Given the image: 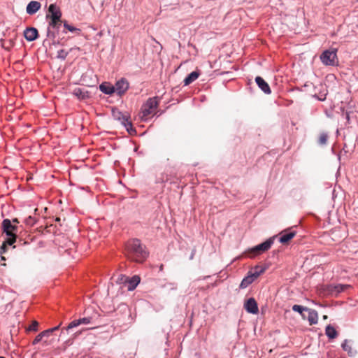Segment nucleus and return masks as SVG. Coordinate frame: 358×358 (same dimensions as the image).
Here are the masks:
<instances>
[{
    "instance_id": "1",
    "label": "nucleus",
    "mask_w": 358,
    "mask_h": 358,
    "mask_svg": "<svg viewBox=\"0 0 358 358\" xmlns=\"http://www.w3.org/2000/svg\"><path fill=\"white\" fill-rule=\"evenodd\" d=\"M126 252L128 257L136 262H143L148 257V252L139 239L129 240L126 244Z\"/></svg>"
},
{
    "instance_id": "2",
    "label": "nucleus",
    "mask_w": 358,
    "mask_h": 358,
    "mask_svg": "<svg viewBox=\"0 0 358 358\" xmlns=\"http://www.w3.org/2000/svg\"><path fill=\"white\" fill-rule=\"evenodd\" d=\"M2 229L8 236L5 243L12 245L16 241L19 227L17 224H13L9 219H4L2 222Z\"/></svg>"
},
{
    "instance_id": "3",
    "label": "nucleus",
    "mask_w": 358,
    "mask_h": 358,
    "mask_svg": "<svg viewBox=\"0 0 358 358\" xmlns=\"http://www.w3.org/2000/svg\"><path fill=\"white\" fill-rule=\"evenodd\" d=\"M265 268H263L259 266H256L251 270H250L247 275L242 280L239 287L240 289H245L248 287L250 285H251L256 279L258 278V277L264 273Z\"/></svg>"
},
{
    "instance_id": "4",
    "label": "nucleus",
    "mask_w": 358,
    "mask_h": 358,
    "mask_svg": "<svg viewBox=\"0 0 358 358\" xmlns=\"http://www.w3.org/2000/svg\"><path fill=\"white\" fill-rule=\"evenodd\" d=\"M112 115L115 120L119 121L124 127L129 134L136 132V130L132 127L131 122L129 120V115L127 113H123L118 109H113Z\"/></svg>"
},
{
    "instance_id": "5",
    "label": "nucleus",
    "mask_w": 358,
    "mask_h": 358,
    "mask_svg": "<svg viewBox=\"0 0 358 358\" xmlns=\"http://www.w3.org/2000/svg\"><path fill=\"white\" fill-rule=\"evenodd\" d=\"M159 105L158 99L157 96L149 98L146 103L141 107V118L146 120L148 117L153 113Z\"/></svg>"
},
{
    "instance_id": "6",
    "label": "nucleus",
    "mask_w": 358,
    "mask_h": 358,
    "mask_svg": "<svg viewBox=\"0 0 358 358\" xmlns=\"http://www.w3.org/2000/svg\"><path fill=\"white\" fill-rule=\"evenodd\" d=\"M337 58L336 50H325L320 56L322 62L327 66H334Z\"/></svg>"
},
{
    "instance_id": "7",
    "label": "nucleus",
    "mask_w": 358,
    "mask_h": 358,
    "mask_svg": "<svg viewBox=\"0 0 358 358\" xmlns=\"http://www.w3.org/2000/svg\"><path fill=\"white\" fill-rule=\"evenodd\" d=\"M349 285L336 284V285H328L326 287V291L327 294L336 296L340 293L344 292L345 289L349 288Z\"/></svg>"
},
{
    "instance_id": "8",
    "label": "nucleus",
    "mask_w": 358,
    "mask_h": 358,
    "mask_svg": "<svg viewBox=\"0 0 358 358\" xmlns=\"http://www.w3.org/2000/svg\"><path fill=\"white\" fill-rule=\"evenodd\" d=\"M275 236L269 238L266 241L256 245L251 250L255 253H262L265 251H267L273 245Z\"/></svg>"
},
{
    "instance_id": "9",
    "label": "nucleus",
    "mask_w": 358,
    "mask_h": 358,
    "mask_svg": "<svg viewBox=\"0 0 358 358\" xmlns=\"http://www.w3.org/2000/svg\"><path fill=\"white\" fill-rule=\"evenodd\" d=\"M129 85L128 81L125 78H121L117 80L114 85V89H115V92L117 93V94L122 96L129 89Z\"/></svg>"
},
{
    "instance_id": "10",
    "label": "nucleus",
    "mask_w": 358,
    "mask_h": 358,
    "mask_svg": "<svg viewBox=\"0 0 358 358\" xmlns=\"http://www.w3.org/2000/svg\"><path fill=\"white\" fill-rule=\"evenodd\" d=\"M48 13L46 17L48 19L61 20L62 12L59 6L55 3H52L49 6Z\"/></svg>"
},
{
    "instance_id": "11",
    "label": "nucleus",
    "mask_w": 358,
    "mask_h": 358,
    "mask_svg": "<svg viewBox=\"0 0 358 358\" xmlns=\"http://www.w3.org/2000/svg\"><path fill=\"white\" fill-rule=\"evenodd\" d=\"M62 20H54L50 19L48 22V27L47 29V36L48 38H55V34L54 31H51V29H54L56 30H59V27L61 26Z\"/></svg>"
},
{
    "instance_id": "12",
    "label": "nucleus",
    "mask_w": 358,
    "mask_h": 358,
    "mask_svg": "<svg viewBox=\"0 0 358 358\" xmlns=\"http://www.w3.org/2000/svg\"><path fill=\"white\" fill-rule=\"evenodd\" d=\"M60 326H61V323L57 327L48 329L47 330H45V331L41 332L36 336V338H34V340L32 342V344L36 345L37 343H38L39 342H41L42 341L43 337H49L52 332L58 330L59 329Z\"/></svg>"
},
{
    "instance_id": "13",
    "label": "nucleus",
    "mask_w": 358,
    "mask_h": 358,
    "mask_svg": "<svg viewBox=\"0 0 358 358\" xmlns=\"http://www.w3.org/2000/svg\"><path fill=\"white\" fill-rule=\"evenodd\" d=\"M244 308L249 313L257 314L259 312L257 303L254 298L248 299L244 304Z\"/></svg>"
},
{
    "instance_id": "14",
    "label": "nucleus",
    "mask_w": 358,
    "mask_h": 358,
    "mask_svg": "<svg viewBox=\"0 0 358 358\" xmlns=\"http://www.w3.org/2000/svg\"><path fill=\"white\" fill-rule=\"evenodd\" d=\"M296 232L292 230H285L280 233L279 238L280 243L284 244L292 239L296 236Z\"/></svg>"
},
{
    "instance_id": "15",
    "label": "nucleus",
    "mask_w": 358,
    "mask_h": 358,
    "mask_svg": "<svg viewBox=\"0 0 358 358\" xmlns=\"http://www.w3.org/2000/svg\"><path fill=\"white\" fill-rule=\"evenodd\" d=\"M255 82L259 89L265 94H270L271 93V90L268 84L262 77L257 76L255 78Z\"/></svg>"
},
{
    "instance_id": "16",
    "label": "nucleus",
    "mask_w": 358,
    "mask_h": 358,
    "mask_svg": "<svg viewBox=\"0 0 358 358\" xmlns=\"http://www.w3.org/2000/svg\"><path fill=\"white\" fill-rule=\"evenodd\" d=\"M24 36L27 41H34L38 37V30L34 27L27 28L24 31Z\"/></svg>"
},
{
    "instance_id": "17",
    "label": "nucleus",
    "mask_w": 358,
    "mask_h": 358,
    "mask_svg": "<svg viewBox=\"0 0 358 358\" xmlns=\"http://www.w3.org/2000/svg\"><path fill=\"white\" fill-rule=\"evenodd\" d=\"M41 7L40 2L37 1H30L26 8V11L29 15H34L37 13Z\"/></svg>"
},
{
    "instance_id": "18",
    "label": "nucleus",
    "mask_w": 358,
    "mask_h": 358,
    "mask_svg": "<svg viewBox=\"0 0 358 358\" xmlns=\"http://www.w3.org/2000/svg\"><path fill=\"white\" fill-rule=\"evenodd\" d=\"M99 90L101 92L106 94H112L115 93V89H114V85L110 84L109 83H103L99 85Z\"/></svg>"
},
{
    "instance_id": "19",
    "label": "nucleus",
    "mask_w": 358,
    "mask_h": 358,
    "mask_svg": "<svg viewBox=\"0 0 358 358\" xmlns=\"http://www.w3.org/2000/svg\"><path fill=\"white\" fill-rule=\"evenodd\" d=\"M308 320L310 324H315L318 321V314L315 310L308 308Z\"/></svg>"
},
{
    "instance_id": "20",
    "label": "nucleus",
    "mask_w": 358,
    "mask_h": 358,
    "mask_svg": "<svg viewBox=\"0 0 358 358\" xmlns=\"http://www.w3.org/2000/svg\"><path fill=\"white\" fill-rule=\"evenodd\" d=\"M200 73L196 71H192V73H190L183 80V83H184V85L187 86V85H189V84H191L192 83H193L194 80H196L199 76Z\"/></svg>"
},
{
    "instance_id": "21",
    "label": "nucleus",
    "mask_w": 358,
    "mask_h": 358,
    "mask_svg": "<svg viewBox=\"0 0 358 358\" xmlns=\"http://www.w3.org/2000/svg\"><path fill=\"white\" fill-rule=\"evenodd\" d=\"M127 282H129L128 290L131 291L134 290L140 282V278L137 275H134L131 279L128 278Z\"/></svg>"
},
{
    "instance_id": "22",
    "label": "nucleus",
    "mask_w": 358,
    "mask_h": 358,
    "mask_svg": "<svg viewBox=\"0 0 358 358\" xmlns=\"http://www.w3.org/2000/svg\"><path fill=\"white\" fill-rule=\"evenodd\" d=\"M325 334L330 339L335 338L338 335V333L335 328L330 324L327 326L325 329Z\"/></svg>"
},
{
    "instance_id": "23",
    "label": "nucleus",
    "mask_w": 358,
    "mask_h": 358,
    "mask_svg": "<svg viewBox=\"0 0 358 358\" xmlns=\"http://www.w3.org/2000/svg\"><path fill=\"white\" fill-rule=\"evenodd\" d=\"M321 89L320 90V92L318 94H315L313 96L318 99L319 101H324L327 98V90L323 86L320 85Z\"/></svg>"
},
{
    "instance_id": "24",
    "label": "nucleus",
    "mask_w": 358,
    "mask_h": 358,
    "mask_svg": "<svg viewBox=\"0 0 358 358\" xmlns=\"http://www.w3.org/2000/svg\"><path fill=\"white\" fill-rule=\"evenodd\" d=\"M350 341L345 339L341 344L342 349L347 352L350 356L354 355V352L352 351V348L351 345H350Z\"/></svg>"
},
{
    "instance_id": "25",
    "label": "nucleus",
    "mask_w": 358,
    "mask_h": 358,
    "mask_svg": "<svg viewBox=\"0 0 358 358\" xmlns=\"http://www.w3.org/2000/svg\"><path fill=\"white\" fill-rule=\"evenodd\" d=\"M79 325H80L79 320H75L72 321L71 322H70L66 327L62 329V334H64L65 331H69V330L72 329L73 328L77 327Z\"/></svg>"
},
{
    "instance_id": "26",
    "label": "nucleus",
    "mask_w": 358,
    "mask_h": 358,
    "mask_svg": "<svg viewBox=\"0 0 358 358\" xmlns=\"http://www.w3.org/2000/svg\"><path fill=\"white\" fill-rule=\"evenodd\" d=\"M73 94L75 95L76 96H77L78 98L82 99H85L86 96L85 92H83V90L79 87L74 89V90L73 92Z\"/></svg>"
},
{
    "instance_id": "27",
    "label": "nucleus",
    "mask_w": 358,
    "mask_h": 358,
    "mask_svg": "<svg viewBox=\"0 0 358 358\" xmlns=\"http://www.w3.org/2000/svg\"><path fill=\"white\" fill-rule=\"evenodd\" d=\"M308 308H307V307H303L301 305H296V304L292 306L293 311L300 313L303 317H304V315H303V312L306 311L308 310Z\"/></svg>"
},
{
    "instance_id": "28",
    "label": "nucleus",
    "mask_w": 358,
    "mask_h": 358,
    "mask_svg": "<svg viewBox=\"0 0 358 358\" xmlns=\"http://www.w3.org/2000/svg\"><path fill=\"white\" fill-rule=\"evenodd\" d=\"M117 310L124 313L130 314L129 307L124 303L120 304L117 308Z\"/></svg>"
},
{
    "instance_id": "29",
    "label": "nucleus",
    "mask_w": 358,
    "mask_h": 358,
    "mask_svg": "<svg viewBox=\"0 0 358 358\" xmlns=\"http://www.w3.org/2000/svg\"><path fill=\"white\" fill-rule=\"evenodd\" d=\"M328 139V135L326 133L320 134L318 142L321 145H325Z\"/></svg>"
},
{
    "instance_id": "30",
    "label": "nucleus",
    "mask_w": 358,
    "mask_h": 358,
    "mask_svg": "<svg viewBox=\"0 0 358 358\" xmlns=\"http://www.w3.org/2000/svg\"><path fill=\"white\" fill-rule=\"evenodd\" d=\"M64 27L67 29L69 30V31L71 32H75V31H80L79 29L72 26V25H70L69 24L66 22H64Z\"/></svg>"
},
{
    "instance_id": "31",
    "label": "nucleus",
    "mask_w": 358,
    "mask_h": 358,
    "mask_svg": "<svg viewBox=\"0 0 358 358\" xmlns=\"http://www.w3.org/2000/svg\"><path fill=\"white\" fill-rule=\"evenodd\" d=\"M38 322L33 321L31 324L27 329L28 331H36L38 330Z\"/></svg>"
},
{
    "instance_id": "32",
    "label": "nucleus",
    "mask_w": 358,
    "mask_h": 358,
    "mask_svg": "<svg viewBox=\"0 0 358 358\" xmlns=\"http://www.w3.org/2000/svg\"><path fill=\"white\" fill-rule=\"evenodd\" d=\"M128 278L124 275H118V278L117 279V282L119 283H123V282H127Z\"/></svg>"
},
{
    "instance_id": "33",
    "label": "nucleus",
    "mask_w": 358,
    "mask_h": 358,
    "mask_svg": "<svg viewBox=\"0 0 358 358\" xmlns=\"http://www.w3.org/2000/svg\"><path fill=\"white\" fill-rule=\"evenodd\" d=\"M67 55H68V52H66L64 50H60L59 51H58L57 57L59 58H62V59H65V58L66 57Z\"/></svg>"
},
{
    "instance_id": "34",
    "label": "nucleus",
    "mask_w": 358,
    "mask_h": 358,
    "mask_svg": "<svg viewBox=\"0 0 358 358\" xmlns=\"http://www.w3.org/2000/svg\"><path fill=\"white\" fill-rule=\"evenodd\" d=\"M34 219L31 216H29L24 220L25 224L29 226H32L34 224Z\"/></svg>"
},
{
    "instance_id": "35",
    "label": "nucleus",
    "mask_w": 358,
    "mask_h": 358,
    "mask_svg": "<svg viewBox=\"0 0 358 358\" xmlns=\"http://www.w3.org/2000/svg\"><path fill=\"white\" fill-rule=\"evenodd\" d=\"M80 324H87L90 323L91 319L90 317H83L78 319Z\"/></svg>"
},
{
    "instance_id": "36",
    "label": "nucleus",
    "mask_w": 358,
    "mask_h": 358,
    "mask_svg": "<svg viewBox=\"0 0 358 358\" xmlns=\"http://www.w3.org/2000/svg\"><path fill=\"white\" fill-rule=\"evenodd\" d=\"M11 222L14 224H16L17 223H19L18 222V220L17 218H15V219H13L12 220H10Z\"/></svg>"
},
{
    "instance_id": "37",
    "label": "nucleus",
    "mask_w": 358,
    "mask_h": 358,
    "mask_svg": "<svg viewBox=\"0 0 358 358\" xmlns=\"http://www.w3.org/2000/svg\"><path fill=\"white\" fill-rule=\"evenodd\" d=\"M193 256H194V255H193V254H192V255H191V257H190V259H191L193 258Z\"/></svg>"
},
{
    "instance_id": "38",
    "label": "nucleus",
    "mask_w": 358,
    "mask_h": 358,
    "mask_svg": "<svg viewBox=\"0 0 358 358\" xmlns=\"http://www.w3.org/2000/svg\"><path fill=\"white\" fill-rule=\"evenodd\" d=\"M0 358H6V357H2V356H0Z\"/></svg>"
}]
</instances>
